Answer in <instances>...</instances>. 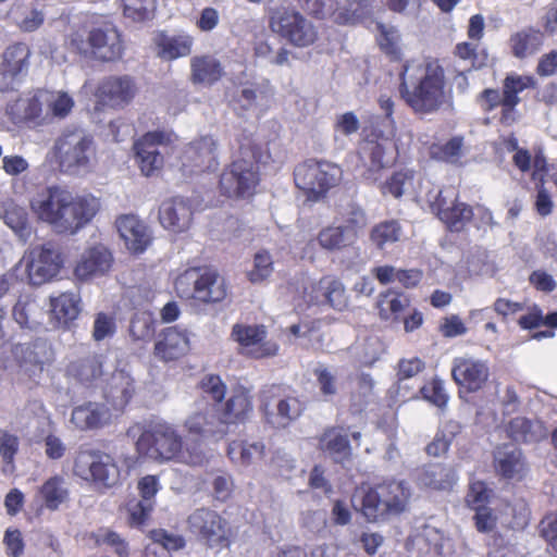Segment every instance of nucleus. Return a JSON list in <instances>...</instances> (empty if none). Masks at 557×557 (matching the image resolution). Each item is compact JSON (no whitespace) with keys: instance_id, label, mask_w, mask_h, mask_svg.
I'll return each instance as SVG.
<instances>
[{"instance_id":"nucleus-1","label":"nucleus","mask_w":557,"mask_h":557,"mask_svg":"<svg viewBox=\"0 0 557 557\" xmlns=\"http://www.w3.org/2000/svg\"><path fill=\"white\" fill-rule=\"evenodd\" d=\"M400 94L414 112L437 111L448 101L444 70L436 62L405 65L401 72Z\"/></svg>"},{"instance_id":"nucleus-2","label":"nucleus","mask_w":557,"mask_h":557,"mask_svg":"<svg viewBox=\"0 0 557 557\" xmlns=\"http://www.w3.org/2000/svg\"><path fill=\"white\" fill-rule=\"evenodd\" d=\"M182 446L181 435L165 422L150 424L136 442L138 454L153 461L164 462L177 458L193 466L202 462L203 456L200 451L185 456Z\"/></svg>"},{"instance_id":"nucleus-3","label":"nucleus","mask_w":557,"mask_h":557,"mask_svg":"<svg viewBox=\"0 0 557 557\" xmlns=\"http://www.w3.org/2000/svg\"><path fill=\"white\" fill-rule=\"evenodd\" d=\"M361 510L369 521L404 512L411 498V487L405 481H391L361 490Z\"/></svg>"},{"instance_id":"nucleus-4","label":"nucleus","mask_w":557,"mask_h":557,"mask_svg":"<svg viewBox=\"0 0 557 557\" xmlns=\"http://www.w3.org/2000/svg\"><path fill=\"white\" fill-rule=\"evenodd\" d=\"M71 46L81 54H91L103 62L119 61L125 50L122 34L111 21L94 25L88 33L87 41L79 34L72 35Z\"/></svg>"},{"instance_id":"nucleus-5","label":"nucleus","mask_w":557,"mask_h":557,"mask_svg":"<svg viewBox=\"0 0 557 557\" xmlns=\"http://www.w3.org/2000/svg\"><path fill=\"white\" fill-rule=\"evenodd\" d=\"M177 295L183 299H194L203 304L222 301L227 295L223 276L209 269L191 268L177 276L175 281Z\"/></svg>"},{"instance_id":"nucleus-6","label":"nucleus","mask_w":557,"mask_h":557,"mask_svg":"<svg viewBox=\"0 0 557 557\" xmlns=\"http://www.w3.org/2000/svg\"><path fill=\"white\" fill-rule=\"evenodd\" d=\"M259 183V169L255 154L243 147L240 157L227 166L220 178V189L230 198H246L255 193Z\"/></svg>"},{"instance_id":"nucleus-7","label":"nucleus","mask_w":557,"mask_h":557,"mask_svg":"<svg viewBox=\"0 0 557 557\" xmlns=\"http://www.w3.org/2000/svg\"><path fill=\"white\" fill-rule=\"evenodd\" d=\"M74 473L99 487H113L121 478L120 468L112 456L87 447L78 449L74 461Z\"/></svg>"},{"instance_id":"nucleus-8","label":"nucleus","mask_w":557,"mask_h":557,"mask_svg":"<svg viewBox=\"0 0 557 557\" xmlns=\"http://www.w3.org/2000/svg\"><path fill=\"white\" fill-rule=\"evenodd\" d=\"M342 175V169L332 162L308 160L295 169L294 180L309 199L317 200L336 186Z\"/></svg>"},{"instance_id":"nucleus-9","label":"nucleus","mask_w":557,"mask_h":557,"mask_svg":"<svg viewBox=\"0 0 557 557\" xmlns=\"http://www.w3.org/2000/svg\"><path fill=\"white\" fill-rule=\"evenodd\" d=\"M55 157L65 172L76 173L89 165L95 153L92 137L82 128H66L54 144Z\"/></svg>"},{"instance_id":"nucleus-10","label":"nucleus","mask_w":557,"mask_h":557,"mask_svg":"<svg viewBox=\"0 0 557 557\" xmlns=\"http://www.w3.org/2000/svg\"><path fill=\"white\" fill-rule=\"evenodd\" d=\"M62 258L52 244H45L29 248L15 265V271L24 267L27 278L32 285H42L54 278L61 268Z\"/></svg>"},{"instance_id":"nucleus-11","label":"nucleus","mask_w":557,"mask_h":557,"mask_svg":"<svg viewBox=\"0 0 557 557\" xmlns=\"http://www.w3.org/2000/svg\"><path fill=\"white\" fill-rule=\"evenodd\" d=\"M260 407L267 421L275 428H285L302 412L297 397L286 394L281 385H267L260 392Z\"/></svg>"},{"instance_id":"nucleus-12","label":"nucleus","mask_w":557,"mask_h":557,"mask_svg":"<svg viewBox=\"0 0 557 557\" xmlns=\"http://www.w3.org/2000/svg\"><path fill=\"white\" fill-rule=\"evenodd\" d=\"M64 202L51 223V227L58 233L75 234L91 221L100 208L96 197L76 196L70 190Z\"/></svg>"},{"instance_id":"nucleus-13","label":"nucleus","mask_w":557,"mask_h":557,"mask_svg":"<svg viewBox=\"0 0 557 557\" xmlns=\"http://www.w3.org/2000/svg\"><path fill=\"white\" fill-rule=\"evenodd\" d=\"M302 299L308 305H329L337 311H343L348 306V296L344 284L332 276H324L318 282L307 276H301Z\"/></svg>"},{"instance_id":"nucleus-14","label":"nucleus","mask_w":557,"mask_h":557,"mask_svg":"<svg viewBox=\"0 0 557 557\" xmlns=\"http://www.w3.org/2000/svg\"><path fill=\"white\" fill-rule=\"evenodd\" d=\"M394 134H376L375 138H367L359 146V158L366 168L364 176L369 181H376V173L388 166L395 159V145L392 141Z\"/></svg>"},{"instance_id":"nucleus-15","label":"nucleus","mask_w":557,"mask_h":557,"mask_svg":"<svg viewBox=\"0 0 557 557\" xmlns=\"http://www.w3.org/2000/svg\"><path fill=\"white\" fill-rule=\"evenodd\" d=\"M32 51L24 42L8 46L0 54V90L15 89L24 79L29 69Z\"/></svg>"},{"instance_id":"nucleus-16","label":"nucleus","mask_w":557,"mask_h":557,"mask_svg":"<svg viewBox=\"0 0 557 557\" xmlns=\"http://www.w3.org/2000/svg\"><path fill=\"white\" fill-rule=\"evenodd\" d=\"M271 28L292 45L300 48L311 46L318 38L314 25L295 11L277 13L271 20Z\"/></svg>"},{"instance_id":"nucleus-17","label":"nucleus","mask_w":557,"mask_h":557,"mask_svg":"<svg viewBox=\"0 0 557 557\" xmlns=\"http://www.w3.org/2000/svg\"><path fill=\"white\" fill-rule=\"evenodd\" d=\"M188 528L207 545L222 546L227 543L228 527L226 521L214 510L208 508L196 509L188 517Z\"/></svg>"},{"instance_id":"nucleus-18","label":"nucleus","mask_w":557,"mask_h":557,"mask_svg":"<svg viewBox=\"0 0 557 557\" xmlns=\"http://www.w3.org/2000/svg\"><path fill=\"white\" fill-rule=\"evenodd\" d=\"M137 94V85L129 75H111L98 85L96 97L100 104L111 109H124Z\"/></svg>"},{"instance_id":"nucleus-19","label":"nucleus","mask_w":557,"mask_h":557,"mask_svg":"<svg viewBox=\"0 0 557 557\" xmlns=\"http://www.w3.org/2000/svg\"><path fill=\"white\" fill-rule=\"evenodd\" d=\"M451 376L461 391L475 393L483 388L490 377L486 361L473 357H457L453 361Z\"/></svg>"},{"instance_id":"nucleus-20","label":"nucleus","mask_w":557,"mask_h":557,"mask_svg":"<svg viewBox=\"0 0 557 557\" xmlns=\"http://www.w3.org/2000/svg\"><path fill=\"white\" fill-rule=\"evenodd\" d=\"M171 141V134L163 131L149 132L135 144L136 158L141 173L151 176L163 166V156L158 146Z\"/></svg>"},{"instance_id":"nucleus-21","label":"nucleus","mask_w":557,"mask_h":557,"mask_svg":"<svg viewBox=\"0 0 557 557\" xmlns=\"http://www.w3.org/2000/svg\"><path fill=\"white\" fill-rule=\"evenodd\" d=\"M113 263L112 252L103 244L86 248L77 260L74 275L79 281H90L107 274Z\"/></svg>"},{"instance_id":"nucleus-22","label":"nucleus","mask_w":557,"mask_h":557,"mask_svg":"<svg viewBox=\"0 0 557 557\" xmlns=\"http://www.w3.org/2000/svg\"><path fill=\"white\" fill-rule=\"evenodd\" d=\"M185 428L189 434L202 438H221L226 434V428L223 426L220 417H216L215 408L202 401L198 404L197 410L187 417Z\"/></svg>"},{"instance_id":"nucleus-23","label":"nucleus","mask_w":557,"mask_h":557,"mask_svg":"<svg viewBox=\"0 0 557 557\" xmlns=\"http://www.w3.org/2000/svg\"><path fill=\"white\" fill-rule=\"evenodd\" d=\"M233 336L245 349V352L253 358L274 356L277 345L265 342V329L259 325H235Z\"/></svg>"},{"instance_id":"nucleus-24","label":"nucleus","mask_w":557,"mask_h":557,"mask_svg":"<svg viewBox=\"0 0 557 557\" xmlns=\"http://www.w3.org/2000/svg\"><path fill=\"white\" fill-rule=\"evenodd\" d=\"M115 226L126 248L132 252L141 253L151 243L149 227L134 214L119 216Z\"/></svg>"},{"instance_id":"nucleus-25","label":"nucleus","mask_w":557,"mask_h":557,"mask_svg":"<svg viewBox=\"0 0 557 557\" xmlns=\"http://www.w3.org/2000/svg\"><path fill=\"white\" fill-rule=\"evenodd\" d=\"M102 388L104 398L115 410H121L135 393V381L126 368L116 369L106 379Z\"/></svg>"},{"instance_id":"nucleus-26","label":"nucleus","mask_w":557,"mask_h":557,"mask_svg":"<svg viewBox=\"0 0 557 557\" xmlns=\"http://www.w3.org/2000/svg\"><path fill=\"white\" fill-rule=\"evenodd\" d=\"M112 412L106 404L87 401L72 410L71 422L79 430H96L109 424Z\"/></svg>"},{"instance_id":"nucleus-27","label":"nucleus","mask_w":557,"mask_h":557,"mask_svg":"<svg viewBox=\"0 0 557 557\" xmlns=\"http://www.w3.org/2000/svg\"><path fill=\"white\" fill-rule=\"evenodd\" d=\"M67 194L69 190L62 187H48L33 197L30 208L40 221L51 225L55 215L60 213L61 207L64 206Z\"/></svg>"},{"instance_id":"nucleus-28","label":"nucleus","mask_w":557,"mask_h":557,"mask_svg":"<svg viewBox=\"0 0 557 557\" xmlns=\"http://www.w3.org/2000/svg\"><path fill=\"white\" fill-rule=\"evenodd\" d=\"M494 468L496 473L505 479L522 478L527 467L521 449L511 443L496 447Z\"/></svg>"},{"instance_id":"nucleus-29","label":"nucleus","mask_w":557,"mask_h":557,"mask_svg":"<svg viewBox=\"0 0 557 557\" xmlns=\"http://www.w3.org/2000/svg\"><path fill=\"white\" fill-rule=\"evenodd\" d=\"M159 221L164 228L180 233L188 228L191 210L185 199L173 197L160 205Z\"/></svg>"},{"instance_id":"nucleus-30","label":"nucleus","mask_w":557,"mask_h":557,"mask_svg":"<svg viewBox=\"0 0 557 557\" xmlns=\"http://www.w3.org/2000/svg\"><path fill=\"white\" fill-rule=\"evenodd\" d=\"M189 349V339L185 331L168 327L154 344V356L162 361H172L184 356Z\"/></svg>"},{"instance_id":"nucleus-31","label":"nucleus","mask_w":557,"mask_h":557,"mask_svg":"<svg viewBox=\"0 0 557 557\" xmlns=\"http://www.w3.org/2000/svg\"><path fill=\"white\" fill-rule=\"evenodd\" d=\"M153 42L158 48V55L163 60L172 61L190 54L194 39L186 33L170 35L160 32L154 36Z\"/></svg>"},{"instance_id":"nucleus-32","label":"nucleus","mask_w":557,"mask_h":557,"mask_svg":"<svg viewBox=\"0 0 557 557\" xmlns=\"http://www.w3.org/2000/svg\"><path fill=\"white\" fill-rule=\"evenodd\" d=\"M190 72L194 84L210 86L221 79L224 67L212 54L195 55L190 59Z\"/></svg>"},{"instance_id":"nucleus-33","label":"nucleus","mask_w":557,"mask_h":557,"mask_svg":"<svg viewBox=\"0 0 557 557\" xmlns=\"http://www.w3.org/2000/svg\"><path fill=\"white\" fill-rule=\"evenodd\" d=\"M417 484L432 490H448L456 482L455 470L442 463H432L417 472Z\"/></svg>"},{"instance_id":"nucleus-34","label":"nucleus","mask_w":557,"mask_h":557,"mask_svg":"<svg viewBox=\"0 0 557 557\" xmlns=\"http://www.w3.org/2000/svg\"><path fill=\"white\" fill-rule=\"evenodd\" d=\"M252 406L250 396L244 388L236 389L227 399L219 416L223 426L228 431L232 424L244 422L251 412Z\"/></svg>"},{"instance_id":"nucleus-35","label":"nucleus","mask_w":557,"mask_h":557,"mask_svg":"<svg viewBox=\"0 0 557 557\" xmlns=\"http://www.w3.org/2000/svg\"><path fill=\"white\" fill-rule=\"evenodd\" d=\"M508 435L516 442L535 443L547 436V429L537 419L517 417L507 428Z\"/></svg>"},{"instance_id":"nucleus-36","label":"nucleus","mask_w":557,"mask_h":557,"mask_svg":"<svg viewBox=\"0 0 557 557\" xmlns=\"http://www.w3.org/2000/svg\"><path fill=\"white\" fill-rule=\"evenodd\" d=\"M215 140L211 136H203L188 146L185 160L199 170L211 169L215 164Z\"/></svg>"},{"instance_id":"nucleus-37","label":"nucleus","mask_w":557,"mask_h":557,"mask_svg":"<svg viewBox=\"0 0 557 557\" xmlns=\"http://www.w3.org/2000/svg\"><path fill=\"white\" fill-rule=\"evenodd\" d=\"M0 218L14 232L20 240L26 243L30 238L33 227L28 221L27 211L23 207L13 201H7L0 209Z\"/></svg>"},{"instance_id":"nucleus-38","label":"nucleus","mask_w":557,"mask_h":557,"mask_svg":"<svg viewBox=\"0 0 557 557\" xmlns=\"http://www.w3.org/2000/svg\"><path fill=\"white\" fill-rule=\"evenodd\" d=\"M38 496L48 510L54 511L70 498L67 482L63 476L49 478L39 488Z\"/></svg>"},{"instance_id":"nucleus-39","label":"nucleus","mask_w":557,"mask_h":557,"mask_svg":"<svg viewBox=\"0 0 557 557\" xmlns=\"http://www.w3.org/2000/svg\"><path fill=\"white\" fill-rule=\"evenodd\" d=\"M50 308L52 317L59 324L66 325L78 317L81 312V297L73 292L62 293L57 297L50 298Z\"/></svg>"},{"instance_id":"nucleus-40","label":"nucleus","mask_w":557,"mask_h":557,"mask_svg":"<svg viewBox=\"0 0 557 557\" xmlns=\"http://www.w3.org/2000/svg\"><path fill=\"white\" fill-rule=\"evenodd\" d=\"M320 447L335 462H344L351 456L347 435L336 429L324 432L320 438Z\"/></svg>"},{"instance_id":"nucleus-41","label":"nucleus","mask_w":557,"mask_h":557,"mask_svg":"<svg viewBox=\"0 0 557 557\" xmlns=\"http://www.w3.org/2000/svg\"><path fill=\"white\" fill-rule=\"evenodd\" d=\"M44 91H37L33 97L20 99L15 107L21 113L20 117L34 123L35 125H44L49 123V112H47Z\"/></svg>"},{"instance_id":"nucleus-42","label":"nucleus","mask_w":557,"mask_h":557,"mask_svg":"<svg viewBox=\"0 0 557 557\" xmlns=\"http://www.w3.org/2000/svg\"><path fill=\"white\" fill-rule=\"evenodd\" d=\"M410 306L409 297L399 292L387 290L377 300L380 317L383 320L399 321Z\"/></svg>"},{"instance_id":"nucleus-43","label":"nucleus","mask_w":557,"mask_h":557,"mask_svg":"<svg viewBox=\"0 0 557 557\" xmlns=\"http://www.w3.org/2000/svg\"><path fill=\"white\" fill-rule=\"evenodd\" d=\"M544 35L534 29H523L510 38L512 53L519 59L528 58L536 53L542 47Z\"/></svg>"},{"instance_id":"nucleus-44","label":"nucleus","mask_w":557,"mask_h":557,"mask_svg":"<svg viewBox=\"0 0 557 557\" xmlns=\"http://www.w3.org/2000/svg\"><path fill=\"white\" fill-rule=\"evenodd\" d=\"M106 358L102 355H91L73 362L70 373L84 384H91L99 379L103 371Z\"/></svg>"},{"instance_id":"nucleus-45","label":"nucleus","mask_w":557,"mask_h":557,"mask_svg":"<svg viewBox=\"0 0 557 557\" xmlns=\"http://www.w3.org/2000/svg\"><path fill=\"white\" fill-rule=\"evenodd\" d=\"M152 545L147 547V556L162 555V557H171V550L184 548L185 540L182 535L168 532L163 529L151 532Z\"/></svg>"},{"instance_id":"nucleus-46","label":"nucleus","mask_w":557,"mask_h":557,"mask_svg":"<svg viewBox=\"0 0 557 557\" xmlns=\"http://www.w3.org/2000/svg\"><path fill=\"white\" fill-rule=\"evenodd\" d=\"M403 228L398 221L389 220L376 224L370 232L371 243L379 249L400 240Z\"/></svg>"},{"instance_id":"nucleus-47","label":"nucleus","mask_w":557,"mask_h":557,"mask_svg":"<svg viewBox=\"0 0 557 557\" xmlns=\"http://www.w3.org/2000/svg\"><path fill=\"white\" fill-rule=\"evenodd\" d=\"M20 438L8 430L0 429V457L2 472L12 474L15 471V456L18 453Z\"/></svg>"},{"instance_id":"nucleus-48","label":"nucleus","mask_w":557,"mask_h":557,"mask_svg":"<svg viewBox=\"0 0 557 557\" xmlns=\"http://www.w3.org/2000/svg\"><path fill=\"white\" fill-rule=\"evenodd\" d=\"M354 239L343 226H327L318 235L319 245L327 251L341 250L349 246Z\"/></svg>"},{"instance_id":"nucleus-49","label":"nucleus","mask_w":557,"mask_h":557,"mask_svg":"<svg viewBox=\"0 0 557 557\" xmlns=\"http://www.w3.org/2000/svg\"><path fill=\"white\" fill-rule=\"evenodd\" d=\"M46 100L47 112H49V122L52 117L64 119L67 116L73 107V98L65 91H44V99Z\"/></svg>"},{"instance_id":"nucleus-50","label":"nucleus","mask_w":557,"mask_h":557,"mask_svg":"<svg viewBox=\"0 0 557 557\" xmlns=\"http://www.w3.org/2000/svg\"><path fill=\"white\" fill-rule=\"evenodd\" d=\"M264 445L259 442L238 443L233 442L228 446V456L234 461L248 466L260 460L263 456Z\"/></svg>"},{"instance_id":"nucleus-51","label":"nucleus","mask_w":557,"mask_h":557,"mask_svg":"<svg viewBox=\"0 0 557 557\" xmlns=\"http://www.w3.org/2000/svg\"><path fill=\"white\" fill-rule=\"evenodd\" d=\"M532 83L531 77L507 76L503 85V107L512 110L519 102V94Z\"/></svg>"},{"instance_id":"nucleus-52","label":"nucleus","mask_w":557,"mask_h":557,"mask_svg":"<svg viewBox=\"0 0 557 557\" xmlns=\"http://www.w3.org/2000/svg\"><path fill=\"white\" fill-rule=\"evenodd\" d=\"M40 312L38 304L30 296H20L13 307V318L21 326L32 327Z\"/></svg>"},{"instance_id":"nucleus-53","label":"nucleus","mask_w":557,"mask_h":557,"mask_svg":"<svg viewBox=\"0 0 557 557\" xmlns=\"http://www.w3.org/2000/svg\"><path fill=\"white\" fill-rule=\"evenodd\" d=\"M156 332V320L150 312H137L131 321L129 333L135 341H150Z\"/></svg>"},{"instance_id":"nucleus-54","label":"nucleus","mask_w":557,"mask_h":557,"mask_svg":"<svg viewBox=\"0 0 557 557\" xmlns=\"http://www.w3.org/2000/svg\"><path fill=\"white\" fill-rule=\"evenodd\" d=\"M471 207L463 202H455L448 209H442V215L438 216L450 230L459 231L463 224L472 218Z\"/></svg>"},{"instance_id":"nucleus-55","label":"nucleus","mask_w":557,"mask_h":557,"mask_svg":"<svg viewBox=\"0 0 557 557\" xmlns=\"http://www.w3.org/2000/svg\"><path fill=\"white\" fill-rule=\"evenodd\" d=\"M156 10L154 0H126L123 14L133 22H146L153 17Z\"/></svg>"},{"instance_id":"nucleus-56","label":"nucleus","mask_w":557,"mask_h":557,"mask_svg":"<svg viewBox=\"0 0 557 557\" xmlns=\"http://www.w3.org/2000/svg\"><path fill=\"white\" fill-rule=\"evenodd\" d=\"M342 218L345 223V231L349 232L355 238L368 224V216L364 210L357 203L350 202L342 212Z\"/></svg>"},{"instance_id":"nucleus-57","label":"nucleus","mask_w":557,"mask_h":557,"mask_svg":"<svg viewBox=\"0 0 557 557\" xmlns=\"http://www.w3.org/2000/svg\"><path fill=\"white\" fill-rule=\"evenodd\" d=\"M273 258L268 250H260L253 257V267L248 272L249 281L253 284L268 280L274 271Z\"/></svg>"},{"instance_id":"nucleus-58","label":"nucleus","mask_w":557,"mask_h":557,"mask_svg":"<svg viewBox=\"0 0 557 557\" xmlns=\"http://www.w3.org/2000/svg\"><path fill=\"white\" fill-rule=\"evenodd\" d=\"M413 189V172L403 170L396 172L383 186L384 194H391L395 198H399Z\"/></svg>"},{"instance_id":"nucleus-59","label":"nucleus","mask_w":557,"mask_h":557,"mask_svg":"<svg viewBox=\"0 0 557 557\" xmlns=\"http://www.w3.org/2000/svg\"><path fill=\"white\" fill-rule=\"evenodd\" d=\"M374 382L369 374L360 375L356 392L351 395V406L356 412L362 411L373 398Z\"/></svg>"},{"instance_id":"nucleus-60","label":"nucleus","mask_w":557,"mask_h":557,"mask_svg":"<svg viewBox=\"0 0 557 557\" xmlns=\"http://www.w3.org/2000/svg\"><path fill=\"white\" fill-rule=\"evenodd\" d=\"M358 349V359L364 366H372L384 350L383 344L376 336L368 337Z\"/></svg>"},{"instance_id":"nucleus-61","label":"nucleus","mask_w":557,"mask_h":557,"mask_svg":"<svg viewBox=\"0 0 557 557\" xmlns=\"http://www.w3.org/2000/svg\"><path fill=\"white\" fill-rule=\"evenodd\" d=\"M421 394L425 400L432 403L438 408L445 407L449 398L444 388L443 381L437 379H434L432 382L421 387Z\"/></svg>"},{"instance_id":"nucleus-62","label":"nucleus","mask_w":557,"mask_h":557,"mask_svg":"<svg viewBox=\"0 0 557 557\" xmlns=\"http://www.w3.org/2000/svg\"><path fill=\"white\" fill-rule=\"evenodd\" d=\"M98 545H108L114 549L119 557H128L127 543L115 532L110 530H99L96 534Z\"/></svg>"},{"instance_id":"nucleus-63","label":"nucleus","mask_w":557,"mask_h":557,"mask_svg":"<svg viewBox=\"0 0 557 557\" xmlns=\"http://www.w3.org/2000/svg\"><path fill=\"white\" fill-rule=\"evenodd\" d=\"M379 35L377 41L380 47L388 54L397 55L398 54V41L399 35L398 32L392 26L377 25Z\"/></svg>"},{"instance_id":"nucleus-64","label":"nucleus","mask_w":557,"mask_h":557,"mask_svg":"<svg viewBox=\"0 0 557 557\" xmlns=\"http://www.w3.org/2000/svg\"><path fill=\"white\" fill-rule=\"evenodd\" d=\"M318 386L321 394L325 397H333L337 393L336 375L326 368H317L314 370Z\"/></svg>"}]
</instances>
